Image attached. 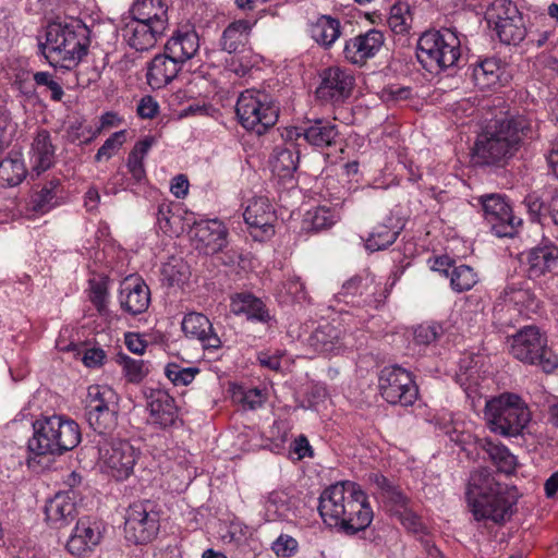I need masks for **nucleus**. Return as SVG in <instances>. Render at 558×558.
Wrapping results in <instances>:
<instances>
[{"label": "nucleus", "mask_w": 558, "mask_h": 558, "mask_svg": "<svg viewBox=\"0 0 558 558\" xmlns=\"http://www.w3.org/2000/svg\"><path fill=\"white\" fill-rule=\"evenodd\" d=\"M536 124L523 114L496 119L475 143L474 158L477 163L504 166L525 140L536 135Z\"/></svg>", "instance_id": "nucleus-1"}, {"label": "nucleus", "mask_w": 558, "mask_h": 558, "mask_svg": "<svg viewBox=\"0 0 558 558\" xmlns=\"http://www.w3.org/2000/svg\"><path fill=\"white\" fill-rule=\"evenodd\" d=\"M317 508L323 522L344 535H354L373 521L364 490H322Z\"/></svg>", "instance_id": "nucleus-2"}, {"label": "nucleus", "mask_w": 558, "mask_h": 558, "mask_svg": "<svg viewBox=\"0 0 558 558\" xmlns=\"http://www.w3.org/2000/svg\"><path fill=\"white\" fill-rule=\"evenodd\" d=\"M90 31L80 20L53 22L47 26L46 41L39 49L51 65L75 66L87 54Z\"/></svg>", "instance_id": "nucleus-3"}, {"label": "nucleus", "mask_w": 558, "mask_h": 558, "mask_svg": "<svg viewBox=\"0 0 558 558\" xmlns=\"http://www.w3.org/2000/svg\"><path fill=\"white\" fill-rule=\"evenodd\" d=\"M34 434L28 449L37 456L62 454L74 449L81 441L76 422L61 415L45 416L33 423Z\"/></svg>", "instance_id": "nucleus-4"}, {"label": "nucleus", "mask_w": 558, "mask_h": 558, "mask_svg": "<svg viewBox=\"0 0 558 558\" xmlns=\"http://www.w3.org/2000/svg\"><path fill=\"white\" fill-rule=\"evenodd\" d=\"M460 56L461 41L450 28L426 31L417 40V60L430 73L456 65Z\"/></svg>", "instance_id": "nucleus-5"}, {"label": "nucleus", "mask_w": 558, "mask_h": 558, "mask_svg": "<svg viewBox=\"0 0 558 558\" xmlns=\"http://www.w3.org/2000/svg\"><path fill=\"white\" fill-rule=\"evenodd\" d=\"M485 418L490 432L504 437H515L527 426L531 412L518 395L502 393L486 401Z\"/></svg>", "instance_id": "nucleus-6"}, {"label": "nucleus", "mask_w": 558, "mask_h": 558, "mask_svg": "<svg viewBox=\"0 0 558 558\" xmlns=\"http://www.w3.org/2000/svg\"><path fill=\"white\" fill-rule=\"evenodd\" d=\"M511 355L530 365L539 366L545 373L554 372L558 359L547 344L546 336L536 326H524L510 339Z\"/></svg>", "instance_id": "nucleus-7"}, {"label": "nucleus", "mask_w": 558, "mask_h": 558, "mask_svg": "<svg viewBox=\"0 0 558 558\" xmlns=\"http://www.w3.org/2000/svg\"><path fill=\"white\" fill-rule=\"evenodd\" d=\"M235 113L244 129L262 135L276 125L279 106L265 92L247 89L240 94Z\"/></svg>", "instance_id": "nucleus-8"}, {"label": "nucleus", "mask_w": 558, "mask_h": 558, "mask_svg": "<svg viewBox=\"0 0 558 558\" xmlns=\"http://www.w3.org/2000/svg\"><path fill=\"white\" fill-rule=\"evenodd\" d=\"M118 397L108 386L92 385L85 399V415L89 426L99 435L110 434L118 424Z\"/></svg>", "instance_id": "nucleus-9"}, {"label": "nucleus", "mask_w": 558, "mask_h": 558, "mask_svg": "<svg viewBox=\"0 0 558 558\" xmlns=\"http://www.w3.org/2000/svg\"><path fill=\"white\" fill-rule=\"evenodd\" d=\"M160 530V509L155 501L144 499L129 506L125 513V538L133 544H147Z\"/></svg>", "instance_id": "nucleus-10"}, {"label": "nucleus", "mask_w": 558, "mask_h": 558, "mask_svg": "<svg viewBox=\"0 0 558 558\" xmlns=\"http://www.w3.org/2000/svg\"><path fill=\"white\" fill-rule=\"evenodd\" d=\"M466 501L475 520L495 523L510 519L515 505L508 490H466Z\"/></svg>", "instance_id": "nucleus-11"}, {"label": "nucleus", "mask_w": 558, "mask_h": 558, "mask_svg": "<svg viewBox=\"0 0 558 558\" xmlns=\"http://www.w3.org/2000/svg\"><path fill=\"white\" fill-rule=\"evenodd\" d=\"M378 390L392 405L410 407L418 397V388L407 369L393 365L384 367L378 375Z\"/></svg>", "instance_id": "nucleus-12"}, {"label": "nucleus", "mask_w": 558, "mask_h": 558, "mask_svg": "<svg viewBox=\"0 0 558 558\" xmlns=\"http://www.w3.org/2000/svg\"><path fill=\"white\" fill-rule=\"evenodd\" d=\"M107 524L104 520L83 517L77 520L65 545L66 550L76 557H87L101 544Z\"/></svg>", "instance_id": "nucleus-13"}, {"label": "nucleus", "mask_w": 558, "mask_h": 558, "mask_svg": "<svg viewBox=\"0 0 558 558\" xmlns=\"http://www.w3.org/2000/svg\"><path fill=\"white\" fill-rule=\"evenodd\" d=\"M484 217L492 231L499 238L513 236L521 219H517L510 204L501 194H485L478 197Z\"/></svg>", "instance_id": "nucleus-14"}, {"label": "nucleus", "mask_w": 558, "mask_h": 558, "mask_svg": "<svg viewBox=\"0 0 558 558\" xmlns=\"http://www.w3.org/2000/svg\"><path fill=\"white\" fill-rule=\"evenodd\" d=\"M99 453L110 470L111 476L118 481L128 478L133 472L137 452L129 441L112 439L108 442L105 440L99 447Z\"/></svg>", "instance_id": "nucleus-15"}, {"label": "nucleus", "mask_w": 558, "mask_h": 558, "mask_svg": "<svg viewBox=\"0 0 558 558\" xmlns=\"http://www.w3.org/2000/svg\"><path fill=\"white\" fill-rule=\"evenodd\" d=\"M121 34L126 44L136 51H147L165 34L161 24H151L132 16L122 17Z\"/></svg>", "instance_id": "nucleus-16"}, {"label": "nucleus", "mask_w": 558, "mask_h": 558, "mask_svg": "<svg viewBox=\"0 0 558 558\" xmlns=\"http://www.w3.org/2000/svg\"><path fill=\"white\" fill-rule=\"evenodd\" d=\"M322 82L316 89L317 98L324 101L339 104L344 101L354 86V77L345 70L338 66L325 69Z\"/></svg>", "instance_id": "nucleus-17"}, {"label": "nucleus", "mask_w": 558, "mask_h": 558, "mask_svg": "<svg viewBox=\"0 0 558 558\" xmlns=\"http://www.w3.org/2000/svg\"><path fill=\"white\" fill-rule=\"evenodd\" d=\"M195 248L205 255L220 252L227 245V229L217 219L195 222L191 229Z\"/></svg>", "instance_id": "nucleus-18"}, {"label": "nucleus", "mask_w": 558, "mask_h": 558, "mask_svg": "<svg viewBox=\"0 0 558 558\" xmlns=\"http://www.w3.org/2000/svg\"><path fill=\"white\" fill-rule=\"evenodd\" d=\"M44 510L51 527L66 526L78 513L75 490H58L53 497L47 499Z\"/></svg>", "instance_id": "nucleus-19"}, {"label": "nucleus", "mask_w": 558, "mask_h": 558, "mask_svg": "<svg viewBox=\"0 0 558 558\" xmlns=\"http://www.w3.org/2000/svg\"><path fill=\"white\" fill-rule=\"evenodd\" d=\"M385 43L384 34L378 29H369L345 41L344 58L353 64H364L380 50Z\"/></svg>", "instance_id": "nucleus-20"}, {"label": "nucleus", "mask_w": 558, "mask_h": 558, "mask_svg": "<svg viewBox=\"0 0 558 558\" xmlns=\"http://www.w3.org/2000/svg\"><path fill=\"white\" fill-rule=\"evenodd\" d=\"M119 303L121 310L130 315L144 313L150 303L148 286L140 277H126L120 286Z\"/></svg>", "instance_id": "nucleus-21"}, {"label": "nucleus", "mask_w": 558, "mask_h": 558, "mask_svg": "<svg viewBox=\"0 0 558 558\" xmlns=\"http://www.w3.org/2000/svg\"><path fill=\"white\" fill-rule=\"evenodd\" d=\"M182 64L163 50L155 56L147 65L146 80L153 89H159L171 83L182 70Z\"/></svg>", "instance_id": "nucleus-22"}, {"label": "nucleus", "mask_w": 558, "mask_h": 558, "mask_svg": "<svg viewBox=\"0 0 558 558\" xmlns=\"http://www.w3.org/2000/svg\"><path fill=\"white\" fill-rule=\"evenodd\" d=\"M182 330L190 337L199 340L206 350H218L221 348V340L215 332L213 324L202 313L192 312L184 316Z\"/></svg>", "instance_id": "nucleus-23"}, {"label": "nucleus", "mask_w": 558, "mask_h": 558, "mask_svg": "<svg viewBox=\"0 0 558 558\" xmlns=\"http://www.w3.org/2000/svg\"><path fill=\"white\" fill-rule=\"evenodd\" d=\"M170 53L182 65L192 59L199 49V37L194 27L185 25L177 29L165 45Z\"/></svg>", "instance_id": "nucleus-24"}, {"label": "nucleus", "mask_w": 558, "mask_h": 558, "mask_svg": "<svg viewBox=\"0 0 558 558\" xmlns=\"http://www.w3.org/2000/svg\"><path fill=\"white\" fill-rule=\"evenodd\" d=\"M150 420L162 428L172 426L178 418L174 399L165 390L151 389L147 395Z\"/></svg>", "instance_id": "nucleus-25"}, {"label": "nucleus", "mask_w": 558, "mask_h": 558, "mask_svg": "<svg viewBox=\"0 0 558 558\" xmlns=\"http://www.w3.org/2000/svg\"><path fill=\"white\" fill-rule=\"evenodd\" d=\"M243 218L250 228L259 230L263 235L275 234L274 222L277 220V216L267 197L260 196L250 202L243 213Z\"/></svg>", "instance_id": "nucleus-26"}, {"label": "nucleus", "mask_w": 558, "mask_h": 558, "mask_svg": "<svg viewBox=\"0 0 558 558\" xmlns=\"http://www.w3.org/2000/svg\"><path fill=\"white\" fill-rule=\"evenodd\" d=\"M252 26L248 20L230 23L219 38V48L229 54H241L250 50Z\"/></svg>", "instance_id": "nucleus-27"}, {"label": "nucleus", "mask_w": 558, "mask_h": 558, "mask_svg": "<svg viewBox=\"0 0 558 558\" xmlns=\"http://www.w3.org/2000/svg\"><path fill=\"white\" fill-rule=\"evenodd\" d=\"M473 446L477 456L483 454L482 458L484 460H490L498 468L499 472L509 475L514 470L517 459L506 446L495 444L487 437H475Z\"/></svg>", "instance_id": "nucleus-28"}, {"label": "nucleus", "mask_w": 558, "mask_h": 558, "mask_svg": "<svg viewBox=\"0 0 558 558\" xmlns=\"http://www.w3.org/2000/svg\"><path fill=\"white\" fill-rule=\"evenodd\" d=\"M529 278L536 279L558 266V246L553 243L531 248L526 255Z\"/></svg>", "instance_id": "nucleus-29"}, {"label": "nucleus", "mask_w": 558, "mask_h": 558, "mask_svg": "<svg viewBox=\"0 0 558 558\" xmlns=\"http://www.w3.org/2000/svg\"><path fill=\"white\" fill-rule=\"evenodd\" d=\"M33 171L39 175L41 172L50 169L56 160V146L52 144L51 136L47 130H41L35 136L32 143Z\"/></svg>", "instance_id": "nucleus-30"}, {"label": "nucleus", "mask_w": 558, "mask_h": 558, "mask_svg": "<svg viewBox=\"0 0 558 558\" xmlns=\"http://www.w3.org/2000/svg\"><path fill=\"white\" fill-rule=\"evenodd\" d=\"M230 308L234 315H244L250 320L267 322L269 318L263 301L248 292L232 295Z\"/></svg>", "instance_id": "nucleus-31"}, {"label": "nucleus", "mask_w": 558, "mask_h": 558, "mask_svg": "<svg viewBox=\"0 0 558 558\" xmlns=\"http://www.w3.org/2000/svg\"><path fill=\"white\" fill-rule=\"evenodd\" d=\"M129 13V16L168 28L167 8L161 0H136Z\"/></svg>", "instance_id": "nucleus-32"}, {"label": "nucleus", "mask_w": 558, "mask_h": 558, "mask_svg": "<svg viewBox=\"0 0 558 558\" xmlns=\"http://www.w3.org/2000/svg\"><path fill=\"white\" fill-rule=\"evenodd\" d=\"M339 136L336 124L324 119L314 120L308 126L304 128V140L316 147H328L336 143Z\"/></svg>", "instance_id": "nucleus-33"}, {"label": "nucleus", "mask_w": 558, "mask_h": 558, "mask_svg": "<svg viewBox=\"0 0 558 558\" xmlns=\"http://www.w3.org/2000/svg\"><path fill=\"white\" fill-rule=\"evenodd\" d=\"M311 35L320 46L330 48L341 35L340 21L330 15H320L312 23Z\"/></svg>", "instance_id": "nucleus-34"}, {"label": "nucleus", "mask_w": 558, "mask_h": 558, "mask_svg": "<svg viewBox=\"0 0 558 558\" xmlns=\"http://www.w3.org/2000/svg\"><path fill=\"white\" fill-rule=\"evenodd\" d=\"M470 77L475 86L486 89L495 86L500 76V66L496 59H484L470 65Z\"/></svg>", "instance_id": "nucleus-35"}, {"label": "nucleus", "mask_w": 558, "mask_h": 558, "mask_svg": "<svg viewBox=\"0 0 558 558\" xmlns=\"http://www.w3.org/2000/svg\"><path fill=\"white\" fill-rule=\"evenodd\" d=\"M339 215L326 206H318L307 210L302 220L301 230L304 232H317L329 229L338 220Z\"/></svg>", "instance_id": "nucleus-36"}, {"label": "nucleus", "mask_w": 558, "mask_h": 558, "mask_svg": "<svg viewBox=\"0 0 558 558\" xmlns=\"http://www.w3.org/2000/svg\"><path fill=\"white\" fill-rule=\"evenodd\" d=\"M299 153L291 148H281V187L292 196L300 198L301 191L298 189V181L293 172L298 168Z\"/></svg>", "instance_id": "nucleus-37"}, {"label": "nucleus", "mask_w": 558, "mask_h": 558, "mask_svg": "<svg viewBox=\"0 0 558 558\" xmlns=\"http://www.w3.org/2000/svg\"><path fill=\"white\" fill-rule=\"evenodd\" d=\"M341 331L333 325L317 327L308 337V344L319 353H330L337 348Z\"/></svg>", "instance_id": "nucleus-38"}, {"label": "nucleus", "mask_w": 558, "mask_h": 558, "mask_svg": "<svg viewBox=\"0 0 558 558\" xmlns=\"http://www.w3.org/2000/svg\"><path fill=\"white\" fill-rule=\"evenodd\" d=\"M27 170L23 159L16 154L0 162V186L12 187L23 182Z\"/></svg>", "instance_id": "nucleus-39"}, {"label": "nucleus", "mask_w": 558, "mask_h": 558, "mask_svg": "<svg viewBox=\"0 0 558 558\" xmlns=\"http://www.w3.org/2000/svg\"><path fill=\"white\" fill-rule=\"evenodd\" d=\"M60 180L54 178L47 182L40 191L36 192L29 202V208L36 214H46L57 204Z\"/></svg>", "instance_id": "nucleus-40"}, {"label": "nucleus", "mask_w": 558, "mask_h": 558, "mask_svg": "<svg viewBox=\"0 0 558 558\" xmlns=\"http://www.w3.org/2000/svg\"><path fill=\"white\" fill-rule=\"evenodd\" d=\"M399 235L396 226H392V218H388L387 222L379 223L369 233L365 241V247L371 252L385 250L393 244Z\"/></svg>", "instance_id": "nucleus-41"}, {"label": "nucleus", "mask_w": 558, "mask_h": 558, "mask_svg": "<svg viewBox=\"0 0 558 558\" xmlns=\"http://www.w3.org/2000/svg\"><path fill=\"white\" fill-rule=\"evenodd\" d=\"M493 29L499 40L506 45H518L526 36V27L522 14L506 20Z\"/></svg>", "instance_id": "nucleus-42"}, {"label": "nucleus", "mask_w": 558, "mask_h": 558, "mask_svg": "<svg viewBox=\"0 0 558 558\" xmlns=\"http://www.w3.org/2000/svg\"><path fill=\"white\" fill-rule=\"evenodd\" d=\"M521 12L510 0H494L487 8L485 19L490 27H496L506 20L517 17Z\"/></svg>", "instance_id": "nucleus-43"}, {"label": "nucleus", "mask_w": 558, "mask_h": 558, "mask_svg": "<svg viewBox=\"0 0 558 558\" xmlns=\"http://www.w3.org/2000/svg\"><path fill=\"white\" fill-rule=\"evenodd\" d=\"M449 277L452 290L458 293L469 291L477 282V275L474 269L464 264L453 266Z\"/></svg>", "instance_id": "nucleus-44"}, {"label": "nucleus", "mask_w": 558, "mask_h": 558, "mask_svg": "<svg viewBox=\"0 0 558 558\" xmlns=\"http://www.w3.org/2000/svg\"><path fill=\"white\" fill-rule=\"evenodd\" d=\"M413 17L407 3H396L390 9L388 25L395 34L403 35L409 32Z\"/></svg>", "instance_id": "nucleus-45"}, {"label": "nucleus", "mask_w": 558, "mask_h": 558, "mask_svg": "<svg viewBox=\"0 0 558 558\" xmlns=\"http://www.w3.org/2000/svg\"><path fill=\"white\" fill-rule=\"evenodd\" d=\"M117 363L122 366L124 376L130 383L137 384L148 374L147 364L140 359H132L124 353L117 354Z\"/></svg>", "instance_id": "nucleus-46"}, {"label": "nucleus", "mask_w": 558, "mask_h": 558, "mask_svg": "<svg viewBox=\"0 0 558 558\" xmlns=\"http://www.w3.org/2000/svg\"><path fill=\"white\" fill-rule=\"evenodd\" d=\"M198 373L199 369L197 367H181L175 363L168 364L165 369L167 378L175 386H187Z\"/></svg>", "instance_id": "nucleus-47"}, {"label": "nucleus", "mask_w": 558, "mask_h": 558, "mask_svg": "<svg viewBox=\"0 0 558 558\" xmlns=\"http://www.w3.org/2000/svg\"><path fill=\"white\" fill-rule=\"evenodd\" d=\"M89 300L100 314L107 312L108 287L105 280H89Z\"/></svg>", "instance_id": "nucleus-48"}, {"label": "nucleus", "mask_w": 558, "mask_h": 558, "mask_svg": "<svg viewBox=\"0 0 558 558\" xmlns=\"http://www.w3.org/2000/svg\"><path fill=\"white\" fill-rule=\"evenodd\" d=\"M125 141V131L114 132L109 138L105 141L102 146L98 149L95 159L100 161L102 158H111L123 145Z\"/></svg>", "instance_id": "nucleus-49"}, {"label": "nucleus", "mask_w": 558, "mask_h": 558, "mask_svg": "<svg viewBox=\"0 0 558 558\" xmlns=\"http://www.w3.org/2000/svg\"><path fill=\"white\" fill-rule=\"evenodd\" d=\"M373 276H355L343 283L342 291L339 293V295L356 298L359 289L373 290Z\"/></svg>", "instance_id": "nucleus-50"}, {"label": "nucleus", "mask_w": 558, "mask_h": 558, "mask_svg": "<svg viewBox=\"0 0 558 558\" xmlns=\"http://www.w3.org/2000/svg\"><path fill=\"white\" fill-rule=\"evenodd\" d=\"M381 498L388 504L389 511L399 515L409 509V498L402 490H381Z\"/></svg>", "instance_id": "nucleus-51"}, {"label": "nucleus", "mask_w": 558, "mask_h": 558, "mask_svg": "<svg viewBox=\"0 0 558 558\" xmlns=\"http://www.w3.org/2000/svg\"><path fill=\"white\" fill-rule=\"evenodd\" d=\"M34 81L38 86H45L51 93L53 101H60L64 95L61 84L49 72H36Z\"/></svg>", "instance_id": "nucleus-52"}, {"label": "nucleus", "mask_w": 558, "mask_h": 558, "mask_svg": "<svg viewBox=\"0 0 558 558\" xmlns=\"http://www.w3.org/2000/svg\"><path fill=\"white\" fill-rule=\"evenodd\" d=\"M314 450L304 435H299L289 447L288 458L292 461H300L312 458Z\"/></svg>", "instance_id": "nucleus-53"}, {"label": "nucleus", "mask_w": 558, "mask_h": 558, "mask_svg": "<svg viewBox=\"0 0 558 558\" xmlns=\"http://www.w3.org/2000/svg\"><path fill=\"white\" fill-rule=\"evenodd\" d=\"M495 485L498 483L492 471L487 468H480L471 473L468 488H494Z\"/></svg>", "instance_id": "nucleus-54"}, {"label": "nucleus", "mask_w": 558, "mask_h": 558, "mask_svg": "<svg viewBox=\"0 0 558 558\" xmlns=\"http://www.w3.org/2000/svg\"><path fill=\"white\" fill-rule=\"evenodd\" d=\"M523 204L532 221L539 222L545 207L542 197L536 192L530 193L525 196Z\"/></svg>", "instance_id": "nucleus-55"}, {"label": "nucleus", "mask_w": 558, "mask_h": 558, "mask_svg": "<svg viewBox=\"0 0 558 558\" xmlns=\"http://www.w3.org/2000/svg\"><path fill=\"white\" fill-rule=\"evenodd\" d=\"M439 330L437 325H420L414 329V341L417 344H429L438 338Z\"/></svg>", "instance_id": "nucleus-56"}, {"label": "nucleus", "mask_w": 558, "mask_h": 558, "mask_svg": "<svg viewBox=\"0 0 558 558\" xmlns=\"http://www.w3.org/2000/svg\"><path fill=\"white\" fill-rule=\"evenodd\" d=\"M158 109V102L151 96H144L137 105V114L143 119H153Z\"/></svg>", "instance_id": "nucleus-57"}, {"label": "nucleus", "mask_w": 558, "mask_h": 558, "mask_svg": "<svg viewBox=\"0 0 558 558\" xmlns=\"http://www.w3.org/2000/svg\"><path fill=\"white\" fill-rule=\"evenodd\" d=\"M171 218V205L166 203L159 204L157 210V223L163 233L172 231Z\"/></svg>", "instance_id": "nucleus-58"}, {"label": "nucleus", "mask_w": 558, "mask_h": 558, "mask_svg": "<svg viewBox=\"0 0 558 558\" xmlns=\"http://www.w3.org/2000/svg\"><path fill=\"white\" fill-rule=\"evenodd\" d=\"M284 289H286L287 294L290 295L292 301H294V302H301V301L305 300V298H306L304 284L302 282H300V279L296 277L289 280L284 284Z\"/></svg>", "instance_id": "nucleus-59"}, {"label": "nucleus", "mask_w": 558, "mask_h": 558, "mask_svg": "<svg viewBox=\"0 0 558 558\" xmlns=\"http://www.w3.org/2000/svg\"><path fill=\"white\" fill-rule=\"evenodd\" d=\"M377 283L374 280L373 290H364L359 289L357 299L352 300L351 302L356 306H374L377 303L376 292H377Z\"/></svg>", "instance_id": "nucleus-60"}, {"label": "nucleus", "mask_w": 558, "mask_h": 558, "mask_svg": "<svg viewBox=\"0 0 558 558\" xmlns=\"http://www.w3.org/2000/svg\"><path fill=\"white\" fill-rule=\"evenodd\" d=\"M106 353L100 348H90L85 351L83 362L88 367H96L102 364Z\"/></svg>", "instance_id": "nucleus-61"}, {"label": "nucleus", "mask_w": 558, "mask_h": 558, "mask_svg": "<svg viewBox=\"0 0 558 558\" xmlns=\"http://www.w3.org/2000/svg\"><path fill=\"white\" fill-rule=\"evenodd\" d=\"M170 191L177 198L185 197L189 192L187 178L184 174L175 175L171 181Z\"/></svg>", "instance_id": "nucleus-62"}, {"label": "nucleus", "mask_w": 558, "mask_h": 558, "mask_svg": "<svg viewBox=\"0 0 558 558\" xmlns=\"http://www.w3.org/2000/svg\"><path fill=\"white\" fill-rule=\"evenodd\" d=\"M124 342L126 348L135 354H143L147 347V343L140 337V335L134 332L126 333Z\"/></svg>", "instance_id": "nucleus-63"}, {"label": "nucleus", "mask_w": 558, "mask_h": 558, "mask_svg": "<svg viewBox=\"0 0 558 558\" xmlns=\"http://www.w3.org/2000/svg\"><path fill=\"white\" fill-rule=\"evenodd\" d=\"M128 168L136 182H141L145 178V168L142 159H137L134 156H129Z\"/></svg>", "instance_id": "nucleus-64"}]
</instances>
